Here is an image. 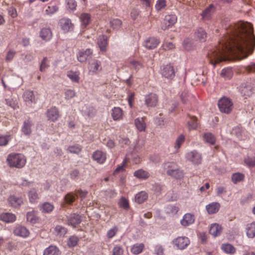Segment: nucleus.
<instances>
[{
  "label": "nucleus",
  "instance_id": "33",
  "mask_svg": "<svg viewBox=\"0 0 255 255\" xmlns=\"http://www.w3.org/2000/svg\"><path fill=\"white\" fill-rule=\"evenodd\" d=\"M133 175L136 178L142 180H146L150 176L149 172L142 169L135 171Z\"/></svg>",
  "mask_w": 255,
  "mask_h": 255
},
{
  "label": "nucleus",
  "instance_id": "56",
  "mask_svg": "<svg viewBox=\"0 0 255 255\" xmlns=\"http://www.w3.org/2000/svg\"><path fill=\"white\" fill-rule=\"evenodd\" d=\"M111 26L115 29H119L122 24V21L119 19H114L110 22Z\"/></svg>",
  "mask_w": 255,
  "mask_h": 255
},
{
  "label": "nucleus",
  "instance_id": "58",
  "mask_svg": "<svg viewBox=\"0 0 255 255\" xmlns=\"http://www.w3.org/2000/svg\"><path fill=\"white\" fill-rule=\"evenodd\" d=\"M58 9L56 5L48 6L45 9V13L48 15H51L55 13Z\"/></svg>",
  "mask_w": 255,
  "mask_h": 255
},
{
  "label": "nucleus",
  "instance_id": "19",
  "mask_svg": "<svg viewBox=\"0 0 255 255\" xmlns=\"http://www.w3.org/2000/svg\"><path fill=\"white\" fill-rule=\"evenodd\" d=\"M215 11V7L212 4L207 7L202 13L203 19L205 20H210L212 18V14Z\"/></svg>",
  "mask_w": 255,
  "mask_h": 255
},
{
  "label": "nucleus",
  "instance_id": "23",
  "mask_svg": "<svg viewBox=\"0 0 255 255\" xmlns=\"http://www.w3.org/2000/svg\"><path fill=\"white\" fill-rule=\"evenodd\" d=\"M16 219V216L11 213H2L0 214V220L7 223H13Z\"/></svg>",
  "mask_w": 255,
  "mask_h": 255
},
{
  "label": "nucleus",
  "instance_id": "21",
  "mask_svg": "<svg viewBox=\"0 0 255 255\" xmlns=\"http://www.w3.org/2000/svg\"><path fill=\"white\" fill-rule=\"evenodd\" d=\"M134 125L139 132L144 131L146 128V124L144 118H137L134 120Z\"/></svg>",
  "mask_w": 255,
  "mask_h": 255
},
{
  "label": "nucleus",
  "instance_id": "35",
  "mask_svg": "<svg viewBox=\"0 0 255 255\" xmlns=\"http://www.w3.org/2000/svg\"><path fill=\"white\" fill-rule=\"evenodd\" d=\"M28 197L30 203H35L37 202L39 199L38 195L34 188L31 189L28 192Z\"/></svg>",
  "mask_w": 255,
  "mask_h": 255
},
{
  "label": "nucleus",
  "instance_id": "36",
  "mask_svg": "<svg viewBox=\"0 0 255 255\" xmlns=\"http://www.w3.org/2000/svg\"><path fill=\"white\" fill-rule=\"evenodd\" d=\"M233 71L232 68L227 67L224 68L221 73V76L226 80L231 79L233 76Z\"/></svg>",
  "mask_w": 255,
  "mask_h": 255
},
{
  "label": "nucleus",
  "instance_id": "49",
  "mask_svg": "<svg viewBox=\"0 0 255 255\" xmlns=\"http://www.w3.org/2000/svg\"><path fill=\"white\" fill-rule=\"evenodd\" d=\"M126 158H128L127 162L129 160H131L132 162L134 164H138L141 161L140 157L138 155L133 153L130 155H127Z\"/></svg>",
  "mask_w": 255,
  "mask_h": 255
},
{
  "label": "nucleus",
  "instance_id": "42",
  "mask_svg": "<svg viewBox=\"0 0 255 255\" xmlns=\"http://www.w3.org/2000/svg\"><path fill=\"white\" fill-rule=\"evenodd\" d=\"M26 218L27 221L33 224L36 223L38 220L37 214L34 211L28 212L27 213Z\"/></svg>",
  "mask_w": 255,
  "mask_h": 255
},
{
  "label": "nucleus",
  "instance_id": "45",
  "mask_svg": "<svg viewBox=\"0 0 255 255\" xmlns=\"http://www.w3.org/2000/svg\"><path fill=\"white\" fill-rule=\"evenodd\" d=\"M221 249L224 252L228 254H233L236 252L234 247L229 244L222 245Z\"/></svg>",
  "mask_w": 255,
  "mask_h": 255
},
{
  "label": "nucleus",
  "instance_id": "9",
  "mask_svg": "<svg viewBox=\"0 0 255 255\" xmlns=\"http://www.w3.org/2000/svg\"><path fill=\"white\" fill-rule=\"evenodd\" d=\"M46 114L48 120L52 122H55L60 118L58 109L56 107H52L48 109Z\"/></svg>",
  "mask_w": 255,
  "mask_h": 255
},
{
  "label": "nucleus",
  "instance_id": "38",
  "mask_svg": "<svg viewBox=\"0 0 255 255\" xmlns=\"http://www.w3.org/2000/svg\"><path fill=\"white\" fill-rule=\"evenodd\" d=\"M39 209L43 213H49L53 211L54 209V206L52 204L48 202H45L40 205Z\"/></svg>",
  "mask_w": 255,
  "mask_h": 255
},
{
  "label": "nucleus",
  "instance_id": "59",
  "mask_svg": "<svg viewBox=\"0 0 255 255\" xmlns=\"http://www.w3.org/2000/svg\"><path fill=\"white\" fill-rule=\"evenodd\" d=\"M166 5V0H157L155 7L157 10L159 11L164 8Z\"/></svg>",
  "mask_w": 255,
  "mask_h": 255
},
{
  "label": "nucleus",
  "instance_id": "6",
  "mask_svg": "<svg viewBox=\"0 0 255 255\" xmlns=\"http://www.w3.org/2000/svg\"><path fill=\"white\" fill-rule=\"evenodd\" d=\"M190 241L188 237H178L172 241L173 245L179 250L185 249L190 244Z\"/></svg>",
  "mask_w": 255,
  "mask_h": 255
},
{
  "label": "nucleus",
  "instance_id": "25",
  "mask_svg": "<svg viewBox=\"0 0 255 255\" xmlns=\"http://www.w3.org/2000/svg\"><path fill=\"white\" fill-rule=\"evenodd\" d=\"M98 45L101 51L105 52L108 45L107 36L104 35L99 36L98 39Z\"/></svg>",
  "mask_w": 255,
  "mask_h": 255
},
{
  "label": "nucleus",
  "instance_id": "51",
  "mask_svg": "<svg viewBox=\"0 0 255 255\" xmlns=\"http://www.w3.org/2000/svg\"><path fill=\"white\" fill-rule=\"evenodd\" d=\"M124 253L123 247L119 245L114 246L112 250V255H122Z\"/></svg>",
  "mask_w": 255,
  "mask_h": 255
},
{
  "label": "nucleus",
  "instance_id": "39",
  "mask_svg": "<svg viewBox=\"0 0 255 255\" xmlns=\"http://www.w3.org/2000/svg\"><path fill=\"white\" fill-rule=\"evenodd\" d=\"M148 197L147 194L145 191H141L136 194L135 196V201L139 204L144 202Z\"/></svg>",
  "mask_w": 255,
  "mask_h": 255
},
{
  "label": "nucleus",
  "instance_id": "22",
  "mask_svg": "<svg viewBox=\"0 0 255 255\" xmlns=\"http://www.w3.org/2000/svg\"><path fill=\"white\" fill-rule=\"evenodd\" d=\"M111 116L114 121H120L123 118L124 111L120 107H114L112 110Z\"/></svg>",
  "mask_w": 255,
  "mask_h": 255
},
{
  "label": "nucleus",
  "instance_id": "28",
  "mask_svg": "<svg viewBox=\"0 0 255 255\" xmlns=\"http://www.w3.org/2000/svg\"><path fill=\"white\" fill-rule=\"evenodd\" d=\"M246 232L249 238L253 239L255 237V222L249 223L246 225Z\"/></svg>",
  "mask_w": 255,
  "mask_h": 255
},
{
  "label": "nucleus",
  "instance_id": "10",
  "mask_svg": "<svg viewBox=\"0 0 255 255\" xmlns=\"http://www.w3.org/2000/svg\"><path fill=\"white\" fill-rule=\"evenodd\" d=\"M177 16L175 14H169L166 15L161 25V28L163 30L171 27L177 22Z\"/></svg>",
  "mask_w": 255,
  "mask_h": 255
},
{
  "label": "nucleus",
  "instance_id": "29",
  "mask_svg": "<svg viewBox=\"0 0 255 255\" xmlns=\"http://www.w3.org/2000/svg\"><path fill=\"white\" fill-rule=\"evenodd\" d=\"M222 232V228L221 225L217 223L212 224L211 225L209 233L214 237H217L221 234Z\"/></svg>",
  "mask_w": 255,
  "mask_h": 255
},
{
  "label": "nucleus",
  "instance_id": "11",
  "mask_svg": "<svg viewBox=\"0 0 255 255\" xmlns=\"http://www.w3.org/2000/svg\"><path fill=\"white\" fill-rule=\"evenodd\" d=\"M92 50L89 48L85 50L80 51L77 55V59L80 62H84L87 59L92 57Z\"/></svg>",
  "mask_w": 255,
  "mask_h": 255
},
{
  "label": "nucleus",
  "instance_id": "40",
  "mask_svg": "<svg viewBox=\"0 0 255 255\" xmlns=\"http://www.w3.org/2000/svg\"><path fill=\"white\" fill-rule=\"evenodd\" d=\"M144 248V245L142 243L135 244L131 249V252L134 255H138L141 253Z\"/></svg>",
  "mask_w": 255,
  "mask_h": 255
},
{
  "label": "nucleus",
  "instance_id": "57",
  "mask_svg": "<svg viewBox=\"0 0 255 255\" xmlns=\"http://www.w3.org/2000/svg\"><path fill=\"white\" fill-rule=\"evenodd\" d=\"M76 95V93L73 90L68 89L65 92V99L67 100L74 98Z\"/></svg>",
  "mask_w": 255,
  "mask_h": 255
},
{
  "label": "nucleus",
  "instance_id": "63",
  "mask_svg": "<svg viewBox=\"0 0 255 255\" xmlns=\"http://www.w3.org/2000/svg\"><path fill=\"white\" fill-rule=\"evenodd\" d=\"M49 67V61L47 57H44L40 66V70L41 72L45 71V69Z\"/></svg>",
  "mask_w": 255,
  "mask_h": 255
},
{
  "label": "nucleus",
  "instance_id": "47",
  "mask_svg": "<svg viewBox=\"0 0 255 255\" xmlns=\"http://www.w3.org/2000/svg\"><path fill=\"white\" fill-rule=\"evenodd\" d=\"M129 66L130 69H134L137 71L141 68L143 65L139 61L131 60L129 62Z\"/></svg>",
  "mask_w": 255,
  "mask_h": 255
},
{
  "label": "nucleus",
  "instance_id": "52",
  "mask_svg": "<svg viewBox=\"0 0 255 255\" xmlns=\"http://www.w3.org/2000/svg\"><path fill=\"white\" fill-rule=\"evenodd\" d=\"M67 76L72 81L75 82H79L80 77L79 74L76 72H73L72 71H69L67 73Z\"/></svg>",
  "mask_w": 255,
  "mask_h": 255
},
{
  "label": "nucleus",
  "instance_id": "48",
  "mask_svg": "<svg viewBox=\"0 0 255 255\" xmlns=\"http://www.w3.org/2000/svg\"><path fill=\"white\" fill-rule=\"evenodd\" d=\"M118 231V227L116 226H114L107 231L106 234L107 237L109 239L113 238L116 235Z\"/></svg>",
  "mask_w": 255,
  "mask_h": 255
},
{
  "label": "nucleus",
  "instance_id": "61",
  "mask_svg": "<svg viewBox=\"0 0 255 255\" xmlns=\"http://www.w3.org/2000/svg\"><path fill=\"white\" fill-rule=\"evenodd\" d=\"M68 150L71 153L78 154L81 152V148L78 145L70 146L68 148Z\"/></svg>",
  "mask_w": 255,
  "mask_h": 255
},
{
  "label": "nucleus",
  "instance_id": "62",
  "mask_svg": "<svg viewBox=\"0 0 255 255\" xmlns=\"http://www.w3.org/2000/svg\"><path fill=\"white\" fill-rule=\"evenodd\" d=\"M162 47L165 50H169L173 49L175 45L171 42L164 41L162 45Z\"/></svg>",
  "mask_w": 255,
  "mask_h": 255
},
{
  "label": "nucleus",
  "instance_id": "26",
  "mask_svg": "<svg viewBox=\"0 0 255 255\" xmlns=\"http://www.w3.org/2000/svg\"><path fill=\"white\" fill-rule=\"evenodd\" d=\"M189 120L187 123V128L189 130H195L198 126V120L195 116H188Z\"/></svg>",
  "mask_w": 255,
  "mask_h": 255
},
{
  "label": "nucleus",
  "instance_id": "55",
  "mask_svg": "<svg viewBox=\"0 0 255 255\" xmlns=\"http://www.w3.org/2000/svg\"><path fill=\"white\" fill-rule=\"evenodd\" d=\"M185 141V136L183 134L180 135L176 139L174 147L176 149L178 150Z\"/></svg>",
  "mask_w": 255,
  "mask_h": 255
},
{
  "label": "nucleus",
  "instance_id": "20",
  "mask_svg": "<svg viewBox=\"0 0 255 255\" xmlns=\"http://www.w3.org/2000/svg\"><path fill=\"white\" fill-rule=\"evenodd\" d=\"M195 222L194 216L190 213L185 214L183 219L181 220L180 223L184 227L188 226Z\"/></svg>",
  "mask_w": 255,
  "mask_h": 255
},
{
  "label": "nucleus",
  "instance_id": "46",
  "mask_svg": "<svg viewBox=\"0 0 255 255\" xmlns=\"http://www.w3.org/2000/svg\"><path fill=\"white\" fill-rule=\"evenodd\" d=\"M54 233L60 237H63L67 233V229L61 226H57L54 229Z\"/></svg>",
  "mask_w": 255,
  "mask_h": 255
},
{
  "label": "nucleus",
  "instance_id": "32",
  "mask_svg": "<svg viewBox=\"0 0 255 255\" xmlns=\"http://www.w3.org/2000/svg\"><path fill=\"white\" fill-rule=\"evenodd\" d=\"M43 255H60V252L57 247L50 246L45 249Z\"/></svg>",
  "mask_w": 255,
  "mask_h": 255
},
{
  "label": "nucleus",
  "instance_id": "17",
  "mask_svg": "<svg viewBox=\"0 0 255 255\" xmlns=\"http://www.w3.org/2000/svg\"><path fill=\"white\" fill-rule=\"evenodd\" d=\"M13 234L17 236L26 238L29 235V231L25 227L18 226L13 231Z\"/></svg>",
  "mask_w": 255,
  "mask_h": 255
},
{
  "label": "nucleus",
  "instance_id": "50",
  "mask_svg": "<svg viewBox=\"0 0 255 255\" xmlns=\"http://www.w3.org/2000/svg\"><path fill=\"white\" fill-rule=\"evenodd\" d=\"M204 138L206 142L211 144H214L215 143V137L211 133H205L204 135Z\"/></svg>",
  "mask_w": 255,
  "mask_h": 255
},
{
  "label": "nucleus",
  "instance_id": "16",
  "mask_svg": "<svg viewBox=\"0 0 255 255\" xmlns=\"http://www.w3.org/2000/svg\"><path fill=\"white\" fill-rule=\"evenodd\" d=\"M9 204L13 207H18L23 203V198L21 196L11 195L8 198Z\"/></svg>",
  "mask_w": 255,
  "mask_h": 255
},
{
  "label": "nucleus",
  "instance_id": "44",
  "mask_svg": "<svg viewBox=\"0 0 255 255\" xmlns=\"http://www.w3.org/2000/svg\"><path fill=\"white\" fill-rule=\"evenodd\" d=\"M244 174L241 173L237 172L234 173L232 175V181L234 184H237V183L244 180Z\"/></svg>",
  "mask_w": 255,
  "mask_h": 255
},
{
  "label": "nucleus",
  "instance_id": "14",
  "mask_svg": "<svg viewBox=\"0 0 255 255\" xmlns=\"http://www.w3.org/2000/svg\"><path fill=\"white\" fill-rule=\"evenodd\" d=\"M22 97L24 102L27 105L36 103V99L32 91L27 90L25 91L23 94Z\"/></svg>",
  "mask_w": 255,
  "mask_h": 255
},
{
  "label": "nucleus",
  "instance_id": "1",
  "mask_svg": "<svg viewBox=\"0 0 255 255\" xmlns=\"http://www.w3.org/2000/svg\"><path fill=\"white\" fill-rule=\"evenodd\" d=\"M255 47L253 25L248 22H239L230 25L219 45L208 53L211 64L215 67L221 62L229 60L230 55L239 59L251 54Z\"/></svg>",
  "mask_w": 255,
  "mask_h": 255
},
{
  "label": "nucleus",
  "instance_id": "12",
  "mask_svg": "<svg viewBox=\"0 0 255 255\" xmlns=\"http://www.w3.org/2000/svg\"><path fill=\"white\" fill-rule=\"evenodd\" d=\"M145 103L147 107H155L158 103V96L154 93H149L145 97Z\"/></svg>",
  "mask_w": 255,
  "mask_h": 255
},
{
  "label": "nucleus",
  "instance_id": "2",
  "mask_svg": "<svg viewBox=\"0 0 255 255\" xmlns=\"http://www.w3.org/2000/svg\"><path fill=\"white\" fill-rule=\"evenodd\" d=\"M6 161L10 167L17 168L23 167L26 162L25 156L20 153H11L9 154Z\"/></svg>",
  "mask_w": 255,
  "mask_h": 255
},
{
  "label": "nucleus",
  "instance_id": "37",
  "mask_svg": "<svg viewBox=\"0 0 255 255\" xmlns=\"http://www.w3.org/2000/svg\"><path fill=\"white\" fill-rule=\"evenodd\" d=\"M241 93L243 96L247 98L248 97L251 96L253 93V88L251 85H248L244 87H242L241 89Z\"/></svg>",
  "mask_w": 255,
  "mask_h": 255
},
{
  "label": "nucleus",
  "instance_id": "41",
  "mask_svg": "<svg viewBox=\"0 0 255 255\" xmlns=\"http://www.w3.org/2000/svg\"><path fill=\"white\" fill-rule=\"evenodd\" d=\"M195 36L200 41H205L207 37V34L203 28H199L196 31Z\"/></svg>",
  "mask_w": 255,
  "mask_h": 255
},
{
  "label": "nucleus",
  "instance_id": "4",
  "mask_svg": "<svg viewBox=\"0 0 255 255\" xmlns=\"http://www.w3.org/2000/svg\"><path fill=\"white\" fill-rule=\"evenodd\" d=\"M218 107L221 112L229 114L232 111L233 104L229 98L223 97L218 101Z\"/></svg>",
  "mask_w": 255,
  "mask_h": 255
},
{
  "label": "nucleus",
  "instance_id": "27",
  "mask_svg": "<svg viewBox=\"0 0 255 255\" xmlns=\"http://www.w3.org/2000/svg\"><path fill=\"white\" fill-rule=\"evenodd\" d=\"M39 35L43 40L48 41L51 39L52 33L50 28H43L40 30Z\"/></svg>",
  "mask_w": 255,
  "mask_h": 255
},
{
  "label": "nucleus",
  "instance_id": "30",
  "mask_svg": "<svg viewBox=\"0 0 255 255\" xmlns=\"http://www.w3.org/2000/svg\"><path fill=\"white\" fill-rule=\"evenodd\" d=\"M68 221L69 225L75 227L81 223V217L79 215L73 214L68 217Z\"/></svg>",
  "mask_w": 255,
  "mask_h": 255
},
{
  "label": "nucleus",
  "instance_id": "3",
  "mask_svg": "<svg viewBox=\"0 0 255 255\" xmlns=\"http://www.w3.org/2000/svg\"><path fill=\"white\" fill-rule=\"evenodd\" d=\"M164 169L167 174L176 179H181L184 176L183 172L180 170L177 164L173 162H167L164 164Z\"/></svg>",
  "mask_w": 255,
  "mask_h": 255
},
{
  "label": "nucleus",
  "instance_id": "8",
  "mask_svg": "<svg viewBox=\"0 0 255 255\" xmlns=\"http://www.w3.org/2000/svg\"><path fill=\"white\" fill-rule=\"evenodd\" d=\"M89 73L91 74H97L102 70L101 62L97 59H94L89 63Z\"/></svg>",
  "mask_w": 255,
  "mask_h": 255
},
{
  "label": "nucleus",
  "instance_id": "18",
  "mask_svg": "<svg viewBox=\"0 0 255 255\" xmlns=\"http://www.w3.org/2000/svg\"><path fill=\"white\" fill-rule=\"evenodd\" d=\"M220 207L219 203L213 202L206 206V210L209 214H214L219 211Z\"/></svg>",
  "mask_w": 255,
  "mask_h": 255
},
{
  "label": "nucleus",
  "instance_id": "13",
  "mask_svg": "<svg viewBox=\"0 0 255 255\" xmlns=\"http://www.w3.org/2000/svg\"><path fill=\"white\" fill-rule=\"evenodd\" d=\"M160 40L155 37L147 38L144 42V46L148 49L155 48L160 43Z\"/></svg>",
  "mask_w": 255,
  "mask_h": 255
},
{
  "label": "nucleus",
  "instance_id": "64",
  "mask_svg": "<svg viewBox=\"0 0 255 255\" xmlns=\"http://www.w3.org/2000/svg\"><path fill=\"white\" fill-rule=\"evenodd\" d=\"M245 163L249 166L253 167L255 166V159L247 157L244 160Z\"/></svg>",
  "mask_w": 255,
  "mask_h": 255
},
{
  "label": "nucleus",
  "instance_id": "34",
  "mask_svg": "<svg viewBox=\"0 0 255 255\" xmlns=\"http://www.w3.org/2000/svg\"><path fill=\"white\" fill-rule=\"evenodd\" d=\"M82 25L84 27H86L89 25L91 21V16L89 13H82L80 16Z\"/></svg>",
  "mask_w": 255,
  "mask_h": 255
},
{
  "label": "nucleus",
  "instance_id": "60",
  "mask_svg": "<svg viewBox=\"0 0 255 255\" xmlns=\"http://www.w3.org/2000/svg\"><path fill=\"white\" fill-rule=\"evenodd\" d=\"M119 206L124 209H128L129 207L128 201L124 197H122L119 203Z\"/></svg>",
  "mask_w": 255,
  "mask_h": 255
},
{
  "label": "nucleus",
  "instance_id": "24",
  "mask_svg": "<svg viewBox=\"0 0 255 255\" xmlns=\"http://www.w3.org/2000/svg\"><path fill=\"white\" fill-rule=\"evenodd\" d=\"M60 23L62 30L66 32H68L73 28V24L69 18H62L60 21Z\"/></svg>",
  "mask_w": 255,
  "mask_h": 255
},
{
  "label": "nucleus",
  "instance_id": "54",
  "mask_svg": "<svg viewBox=\"0 0 255 255\" xmlns=\"http://www.w3.org/2000/svg\"><path fill=\"white\" fill-rule=\"evenodd\" d=\"M79 242V239L76 236L70 237L67 242V245L69 247H74L77 245Z\"/></svg>",
  "mask_w": 255,
  "mask_h": 255
},
{
  "label": "nucleus",
  "instance_id": "15",
  "mask_svg": "<svg viewBox=\"0 0 255 255\" xmlns=\"http://www.w3.org/2000/svg\"><path fill=\"white\" fill-rule=\"evenodd\" d=\"M92 157L98 163L103 164L106 160V153L102 150H97L94 152Z\"/></svg>",
  "mask_w": 255,
  "mask_h": 255
},
{
  "label": "nucleus",
  "instance_id": "5",
  "mask_svg": "<svg viewBox=\"0 0 255 255\" xmlns=\"http://www.w3.org/2000/svg\"><path fill=\"white\" fill-rule=\"evenodd\" d=\"M162 76L168 79H173L175 75V69L171 64L163 65L161 69Z\"/></svg>",
  "mask_w": 255,
  "mask_h": 255
},
{
  "label": "nucleus",
  "instance_id": "7",
  "mask_svg": "<svg viewBox=\"0 0 255 255\" xmlns=\"http://www.w3.org/2000/svg\"><path fill=\"white\" fill-rule=\"evenodd\" d=\"M188 161L194 164H199L201 163L202 158L201 154L196 150H193L187 152L185 156Z\"/></svg>",
  "mask_w": 255,
  "mask_h": 255
},
{
  "label": "nucleus",
  "instance_id": "43",
  "mask_svg": "<svg viewBox=\"0 0 255 255\" xmlns=\"http://www.w3.org/2000/svg\"><path fill=\"white\" fill-rule=\"evenodd\" d=\"M77 198V195L73 192L67 193L64 197V200L67 204H72Z\"/></svg>",
  "mask_w": 255,
  "mask_h": 255
},
{
  "label": "nucleus",
  "instance_id": "31",
  "mask_svg": "<svg viewBox=\"0 0 255 255\" xmlns=\"http://www.w3.org/2000/svg\"><path fill=\"white\" fill-rule=\"evenodd\" d=\"M32 126V122L29 120H25L24 121L22 127L21 128L22 132L26 135H29L31 133V127Z\"/></svg>",
  "mask_w": 255,
  "mask_h": 255
},
{
  "label": "nucleus",
  "instance_id": "53",
  "mask_svg": "<svg viewBox=\"0 0 255 255\" xmlns=\"http://www.w3.org/2000/svg\"><path fill=\"white\" fill-rule=\"evenodd\" d=\"M11 139V136L9 134L0 136V146L7 145Z\"/></svg>",
  "mask_w": 255,
  "mask_h": 255
}]
</instances>
